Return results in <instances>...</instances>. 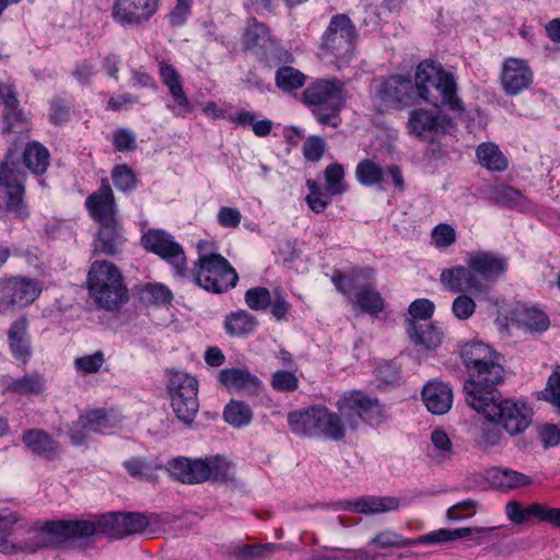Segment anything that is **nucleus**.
<instances>
[{"mask_svg":"<svg viewBox=\"0 0 560 560\" xmlns=\"http://www.w3.org/2000/svg\"><path fill=\"white\" fill-rule=\"evenodd\" d=\"M121 513L101 516L96 523L80 521H52L43 527L28 532L27 537L19 542L8 539L11 527L21 517L18 513H0V552L7 556H27L47 547L73 549L85 547L84 540L97 530L118 538Z\"/></svg>","mask_w":560,"mask_h":560,"instance_id":"f257e3e1","label":"nucleus"},{"mask_svg":"<svg viewBox=\"0 0 560 560\" xmlns=\"http://www.w3.org/2000/svg\"><path fill=\"white\" fill-rule=\"evenodd\" d=\"M457 85L454 75L445 71L441 65L425 60L421 62L415 74V91L424 102L433 106H447L453 112L464 113V106L456 94Z\"/></svg>","mask_w":560,"mask_h":560,"instance_id":"f03ea898","label":"nucleus"},{"mask_svg":"<svg viewBox=\"0 0 560 560\" xmlns=\"http://www.w3.org/2000/svg\"><path fill=\"white\" fill-rule=\"evenodd\" d=\"M90 298L100 307L115 311L128 301V289L117 266L108 260L94 261L88 272Z\"/></svg>","mask_w":560,"mask_h":560,"instance_id":"7ed1b4c3","label":"nucleus"},{"mask_svg":"<svg viewBox=\"0 0 560 560\" xmlns=\"http://www.w3.org/2000/svg\"><path fill=\"white\" fill-rule=\"evenodd\" d=\"M91 215L101 224L94 242V254L115 255L120 235L115 220L114 196L108 185L91 195L86 200Z\"/></svg>","mask_w":560,"mask_h":560,"instance_id":"20e7f679","label":"nucleus"},{"mask_svg":"<svg viewBox=\"0 0 560 560\" xmlns=\"http://www.w3.org/2000/svg\"><path fill=\"white\" fill-rule=\"evenodd\" d=\"M303 101L320 124L336 127L338 122L335 119L346 105L343 83L319 80L303 92Z\"/></svg>","mask_w":560,"mask_h":560,"instance_id":"39448f33","label":"nucleus"},{"mask_svg":"<svg viewBox=\"0 0 560 560\" xmlns=\"http://www.w3.org/2000/svg\"><path fill=\"white\" fill-rule=\"evenodd\" d=\"M492 529L493 528L487 527H463L456 529L440 528L438 530H433L429 534L420 536L417 540H407L393 530H385L377 534L371 542L377 547L387 548L417 544H443L455 541L462 538H468L474 544L480 545L486 541L488 534Z\"/></svg>","mask_w":560,"mask_h":560,"instance_id":"423d86ee","label":"nucleus"},{"mask_svg":"<svg viewBox=\"0 0 560 560\" xmlns=\"http://www.w3.org/2000/svg\"><path fill=\"white\" fill-rule=\"evenodd\" d=\"M495 359L470 372L468 381L464 384L465 399L472 409L500 396L495 386L503 382L505 372Z\"/></svg>","mask_w":560,"mask_h":560,"instance_id":"0eeeda50","label":"nucleus"},{"mask_svg":"<svg viewBox=\"0 0 560 560\" xmlns=\"http://www.w3.org/2000/svg\"><path fill=\"white\" fill-rule=\"evenodd\" d=\"M490 422L499 423L511 435L525 431L532 421V410L525 404L502 399L501 395L474 408Z\"/></svg>","mask_w":560,"mask_h":560,"instance_id":"6e6552de","label":"nucleus"},{"mask_svg":"<svg viewBox=\"0 0 560 560\" xmlns=\"http://www.w3.org/2000/svg\"><path fill=\"white\" fill-rule=\"evenodd\" d=\"M167 388L176 418L191 425L199 410L197 381L186 373L172 372Z\"/></svg>","mask_w":560,"mask_h":560,"instance_id":"1a4fd4ad","label":"nucleus"},{"mask_svg":"<svg viewBox=\"0 0 560 560\" xmlns=\"http://www.w3.org/2000/svg\"><path fill=\"white\" fill-rule=\"evenodd\" d=\"M237 279L236 271L221 255L212 254L199 258L196 282L203 289L220 293L233 288Z\"/></svg>","mask_w":560,"mask_h":560,"instance_id":"9d476101","label":"nucleus"},{"mask_svg":"<svg viewBox=\"0 0 560 560\" xmlns=\"http://www.w3.org/2000/svg\"><path fill=\"white\" fill-rule=\"evenodd\" d=\"M373 273L371 268L352 271V289L354 290V306L361 313L376 317L384 310V300L369 282Z\"/></svg>","mask_w":560,"mask_h":560,"instance_id":"9b49d317","label":"nucleus"},{"mask_svg":"<svg viewBox=\"0 0 560 560\" xmlns=\"http://www.w3.org/2000/svg\"><path fill=\"white\" fill-rule=\"evenodd\" d=\"M40 289L33 280L11 278L1 283L0 312H7L13 306H25L34 302Z\"/></svg>","mask_w":560,"mask_h":560,"instance_id":"f8f14e48","label":"nucleus"},{"mask_svg":"<svg viewBox=\"0 0 560 560\" xmlns=\"http://www.w3.org/2000/svg\"><path fill=\"white\" fill-rule=\"evenodd\" d=\"M142 244L162 258L168 260L178 275H184L185 270V254L182 247L176 244L166 233L161 231L148 232L142 237Z\"/></svg>","mask_w":560,"mask_h":560,"instance_id":"ddd939ff","label":"nucleus"},{"mask_svg":"<svg viewBox=\"0 0 560 560\" xmlns=\"http://www.w3.org/2000/svg\"><path fill=\"white\" fill-rule=\"evenodd\" d=\"M466 264L474 270L485 292L488 291L489 283L506 269L505 259L491 252H476L467 258Z\"/></svg>","mask_w":560,"mask_h":560,"instance_id":"4468645a","label":"nucleus"},{"mask_svg":"<svg viewBox=\"0 0 560 560\" xmlns=\"http://www.w3.org/2000/svg\"><path fill=\"white\" fill-rule=\"evenodd\" d=\"M440 282L453 293H486L474 270L467 264L466 266L443 269L440 275Z\"/></svg>","mask_w":560,"mask_h":560,"instance_id":"2eb2a0df","label":"nucleus"},{"mask_svg":"<svg viewBox=\"0 0 560 560\" xmlns=\"http://www.w3.org/2000/svg\"><path fill=\"white\" fill-rule=\"evenodd\" d=\"M23 187L8 162L0 165V209L22 213Z\"/></svg>","mask_w":560,"mask_h":560,"instance_id":"dca6fc26","label":"nucleus"},{"mask_svg":"<svg viewBox=\"0 0 560 560\" xmlns=\"http://www.w3.org/2000/svg\"><path fill=\"white\" fill-rule=\"evenodd\" d=\"M533 80V73L525 61L509 58L504 61L501 84L508 95H516L526 90Z\"/></svg>","mask_w":560,"mask_h":560,"instance_id":"f3484780","label":"nucleus"},{"mask_svg":"<svg viewBox=\"0 0 560 560\" xmlns=\"http://www.w3.org/2000/svg\"><path fill=\"white\" fill-rule=\"evenodd\" d=\"M158 8V0H117L113 16L122 24H138L148 20Z\"/></svg>","mask_w":560,"mask_h":560,"instance_id":"a211bd4d","label":"nucleus"},{"mask_svg":"<svg viewBox=\"0 0 560 560\" xmlns=\"http://www.w3.org/2000/svg\"><path fill=\"white\" fill-rule=\"evenodd\" d=\"M380 98L389 107L407 106L416 96L410 79L401 75L387 79L381 86Z\"/></svg>","mask_w":560,"mask_h":560,"instance_id":"6ab92c4d","label":"nucleus"},{"mask_svg":"<svg viewBox=\"0 0 560 560\" xmlns=\"http://www.w3.org/2000/svg\"><path fill=\"white\" fill-rule=\"evenodd\" d=\"M168 470L183 483L196 485L209 480L210 470L203 459L175 458L170 462Z\"/></svg>","mask_w":560,"mask_h":560,"instance_id":"aec40b11","label":"nucleus"},{"mask_svg":"<svg viewBox=\"0 0 560 560\" xmlns=\"http://www.w3.org/2000/svg\"><path fill=\"white\" fill-rule=\"evenodd\" d=\"M444 122L451 125V119L434 115L428 109H413L409 113L407 128L410 135L417 138H425L440 129L444 130Z\"/></svg>","mask_w":560,"mask_h":560,"instance_id":"412c9836","label":"nucleus"},{"mask_svg":"<svg viewBox=\"0 0 560 560\" xmlns=\"http://www.w3.org/2000/svg\"><path fill=\"white\" fill-rule=\"evenodd\" d=\"M422 399L427 409L433 415L446 413L453 404L451 387L442 382H429L422 389Z\"/></svg>","mask_w":560,"mask_h":560,"instance_id":"4be33fe9","label":"nucleus"},{"mask_svg":"<svg viewBox=\"0 0 560 560\" xmlns=\"http://www.w3.org/2000/svg\"><path fill=\"white\" fill-rule=\"evenodd\" d=\"M352 410H355L358 416L370 425H380L387 418L380 400L360 390L352 392Z\"/></svg>","mask_w":560,"mask_h":560,"instance_id":"5701e85b","label":"nucleus"},{"mask_svg":"<svg viewBox=\"0 0 560 560\" xmlns=\"http://www.w3.org/2000/svg\"><path fill=\"white\" fill-rule=\"evenodd\" d=\"M407 330L413 345L422 350H433L443 340V332L429 322H409Z\"/></svg>","mask_w":560,"mask_h":560,"instance_id":"b1692460","label":"nucleus"},{"mask_svg":"<svg viewBox=\"0 0 560 560\" xmlns=\"http://www.w3.org/2000/svg\"><path fill=\"white\" fill-rule=\"evenodd\" d=\"M460 357L469 376L470 372L486 364L491 359L497 358V354L491 347L477 341L465 343L460 349Z\"/></svg>","mask_w":560,"mask_h":560,"instance_id":"393cba45","label":"nucleus"},{"mask_svg":"<svg viewBox=\"0 0 560 560\" xmlns=\"http://www.w3.org/2000/svg\"><path fill=\"white\" fill-rule=\"evenodd\" d=\"M400 505V499L396 497L366 495L352 502V509L362 514H376L395 511Z\"/></svg>","mask_w":560,"mask_h":560,"instance_id":"a878e982","label":"nucleus"},{"mask_svg":"<svg viewBox=\"0 0 560 560\" xmlns=\"http://www.w3.org/2000/svg\"><path fill=\"white\" fill-rule=\"evenodd\" d=\"M488 475L492 485L500 489H515L533 483L530 476L510 468H492Z\"/></svg>","mask_w":560,"mask_h":560,"instance_id":"bb28decb","label":"nucleus"},{"mask_svg":"<svg viewBox=\"0 0 560 560\" xmlns=\"http://www.w3.org/2000/svg\"><path fill=\"white\" fill-rule=\"evenodd\" d=\"M315 433H322L328 438L339 440L345 436L346 429L338 416L329 412L326 408L315 407Z\"/></svg>","mask_w":560,"mask_h":560,"instance_id":"cd10ccee","label":"nucleus"},{"mask_svg":"<svg viewBox=\"0 0 560 560\" xmlns=\"http://www.w3.org/2000/svg\"><path fill=\"white\" fill-rule=\"evenodd\" d=\"M220 382L235 389H257L259 386L258 378L244 369H224L219 373Z\"/></svg>","mask_w":560,"mask_h":560,"instance_id":"c85d7f7f","label":"nucleus"},{"mask_svg":"<svg viewBox=\"0 0 560 560\" xmlns=\"http://www.w3.org/2000/svg\"><path fill=\"white\" fill-rule=\"evenodd\" d=\"M0 100L5 106L3 119L5 122L4 131H12L15 126L23 121L22 110L18 108L19 101L10 85L0 83Z\"/></svg>","mask_w":560,"mask_h":560,"instance_id":"c756f323","label":"nucleus"},{"mask_svg":"<svg viewBox=\"0 0 560 560\" xmlns=\"http://www.w3.org/2000/svg\"><path fill=\"white\" fill-rule=\"evenodd\" d=\"M160 75L162 77L164 84L167 85L171 95L177 102V104L186 108V110H190L189 101L183 90L180 77L173 68V66L165 61H161Z\"/></svg>","mask_w":560,"mask_h":560,"instance_id":"7c9ffc66","label":"nucleus"},{"mask_svg":"<svg viewBox=\"0 0 560 560\" xmlns=\"http://www.w3.org/2000/svg\"><path fill=\"white\" fill-rule=\"evenodd\" d=\"M23 442L34 453L51 458L58 452L57 444L42 430H28L23 435Z\"/></svg>","mask_w":560,"mask_h":560,"instance_id":"2f4dec72","label":"nucleus"},{"mask_svg":"<svg viewBox=\"0 0 560 560\" xmlns=\"http://www.w3.org/2000/svg\"><path fill=\"white\" fill-rule=\"evenodd\" d=\"M479 163L489 171L502 172L508 167V161L499 147L492 142L481 143L476 151Z\"/></svg>","mask_w":560,"mask_h":560,"instance_id":"473e14b6","label":"nucleus"},{"mask_svg":"<svg viewBox=\"0 0 560 560\" xmlns=\"http://www.w3.org/2000/svg\"><path fill=\"white\" fill-rule=\"evenodd\" d=\"M27 320L24 317L15 320L9 329L10 348L18 358L23 360L31 354V350L25 338Z\"/></svg>","mask_w":560,"mask_h":560,"instance_id":"72a5a7b5","label":"nucleus"},{"mask_svg":"<svg viewBox=\"0 0 560 560\" xmlns=\"http://www.w3.org/2000/svg\"><path fill=\"white\" fill-rule=\"evenodd\" d=\"M305 74L290 66L281 67L276 72V84L283 92L298 90L305 84Z\"/></svg>","mask_w":560,"mask_h":560,"instance_id":"f704fd0d","label":"nucleus"},{"mask_svg":"<svg viewBox=\"0 0 560 560\" xmlns=\"http://www.w3.org/2000/svg\"><path fill=\"white\" fill-rule=\"evenodd\" d=\"M24 164L36 174H42L49 164L48 151L38 143L30 144L23 155Z\"/></svg>","mask_w":560,"mask_h":560,"instance_id":"c9c22d12","label":"nucleus"},{"mask_svg":"<svg viewBox=\"0 0 560 560\" xmlns=\"http://www.w3.org/2000/svg\"><path fill=\"white\" fill-rule=\"evenodd\" d=\"M324 174L326 195L335 196L346 190L347 185L345 183V168L342 165L332 163L326 167Z\"/></svg>","mask_w":560,"mask_h":560,"instance_id":"e433bc0d","label":"nucleus"},{"mask_svg":"<svg viewBox=\"0 0 560 560\" xmlns=\"http://www.w3.org/2000/svg\"><path fill=\"white\" fill-rule=\"evenodd\" d=\"M149 524V518L141 513H121L118 538L141 533Z\"/></svg>","mask_w":560,"mask_h":560,"instance_id":"4c0bfd02","label":"nucleus"},{"mask_svg":"<svg viewBox=\"0 0 560 560\" xmlns=\"http://www.w3.org/2000/svg\"><path fill=\"white\" fill-rule=\"evenodd\" d=\"M253 417L249 406L242 401H231L224 409V419L233 427H243L250 422Z\"/></svg>","mask_w":560,"mask_h":560,"instance_id":"58836bf2","label":"nucleus"},{"mask_svg":"<svg viewBox=\"0 0 560 560\" xmlns=\"http://www.w3.org/2000/svg\"><path fill=\"white\" fill-rule=\"evenodd\" d=\"M520 323L530 332H542L550 325L548 316L537 308L525 310L521 315Z\"/></svg>","mask_w":560,"mask_h":560,"instance_id":"ea45409f","label":"nucleus"},{"mask_svg":"<svg viewBox=\"0 0 560 560\" xmlns=\"http://www.w3.org/2000/svg\"><path fill=\"white\" fill-rule=\"evenodd\" d=\"M255 317L246 312H238L231 315L225 323V328L233 336H243L250 332L255 327Z\"/></svg>","mask_w":560,"mask_h":560,"instance_id":"a19ab883","label":"nucleus"},{"mask_svg":"<svg viewBox=\"0 0 560 560\" xmlns=\"http://www.w3.org/2000/svg\"><path fill=\"white\" fill-rule=\"evenodd\" d=\"M270 42L268 28L264 24L254 23L245 33L244 45L247 49H265Z\"/></svg>","mask_w":560,"mask_h":560,"instance_id":"79ce46f5","label":"nucleus"},{"mask_svg":"<svg viewBox=\"0 0 560 560\" xmlns=\"http://www.w3.org/2000/svg\"><path fill=\"white\" fill-rule=\"evenodd\" d=\"M8 389L19 395L39 394L43 390V378L34 373L13 381Z\"/></svg>","mask_w":560,"mask_h":560,"instance_id":"37998d69","label":"nucleus"},{"mask_svg":"<svg viewBox=\"0 0 560 560\" xmlns=\"http://www.w3.org/2000/svg\"><path fill=\"white\" fill-rule=\"evenodd\" d=\"M357 178L365 186H372L383 180V170L371 161H364L357 166Z\"/></svg>","mask_w":560,"mask_h":560,"instance_id":"c03bdc74","label":"nucleus"},{"mask_svg":"<svg viewBox=\"0 0 560 560\" xmlns=\"http://www.w3.org/2000/svg\"><path fill=\"white\" fill-rule=\"evenodd\" d=\"M209 467V480L226 482L232 480L231 464L221 456H214L205 460Z\"/></svg>","mask_w":560,"mask_h":560,"instance_id":"a18cd8bd","label":"nucleus"},{"mask_svg":"<svg viewBox=\"0 0 560 560\" xmlns=\"http://www.w3.org/2000/svg\"><path fill=\"white\" fill-rule=\"evenodd\" d=\"M533 517L539 522L550 524L556 528H560V508H550L541 503H532V510L529 511Z\"/></svg>","mask_w":560,"mask_h":560,"instance_id":"49530a36","label":"nucleus"},{"mask_svg":"<svg viewBox=\"0 0 560 560\" xmlns=\"http://www.w3.org/2000/svg\"><path fill=\"white\" fill-rule=\"evenodd\" d=\"M378 386H389L397 383L400 376V368L393 361L381 363L374 371Z\"/></svg>","mask_w":560,"mask_h":560,"instance_id":"de8ad7c7","label":"nucleus"},{"mask_svg":"<svg viewBox=\"0 0 560 560\" xmlns=\"http://www.w3.org/2000/svg\"><path fill=\"white\" fill-rule=\"evenodd\" d=\"M432 243L438 248H447L456 242L454 228L446 223H440L431 233Z\"/></svg>","mask_w":560,"mask_h":560,"instance_id":"09e8293b","label":"nucleus"},{"mask_svg":"<svg viewBox=\"0 0 560 560\" xmlns=\"http://www.w3.org/2000/svg\"><path fill=\"white\" fill-rule=\"evenodd\" d=\"M246 304L255 311L266 310L271 302V295L268 289L257 287L247 290L245 293Z\"/></svg>","mask_w":560,"mask_h":560,"instance_id":"8fccbe9b","label":"nucleus"},{"mask_svg":"<svg viewBox=\"0 0 560 560\" xmlns=\"http://www.w3.org/2000/svg\"><path fill=\"white\" fill-rule=\"evenodd\" d=\"M500 440V429L493 424L482 425L475 438L476 444L485 450L498 445Z\"/></svg>","mask_w":560,"mask_h":560,"instance_id":"3c124183","label":"nucleus"},{"mask_svg":"<svg viewBox=\"0 0 560 560\" xmlns=\"http://www.w3.org/2000/svg\"><path fill=\"white\" fill-rule=\"evenodd\" d=\"M104 362V353L102 351H96L93 354L75 359L74 366L78 371H81L85 374H92L98 372Z\"/></svg>","mask_w":560,"mask_h":560,"instance_id":"603ef678","label":"nucleus"},{"mask_svg":"<svg viewBox=\"0 0 560 560\" xmlns=\"http://www.w3.org/2000/svg\"><path fill=\"white\" fill-rule=\"evenodd\" d=\"M476 311L475 301L467 294H459L452 304V312L459 320L468 319Z\"/></svg>","mask_w":560,"mask_h":560,"instance_id":"864d4df0","label":"nucleus"},{"mask_svg":"<svg viewBox=\"0 0 560 560\" xmlns=\"http://www.w3.org/2000/svg\"><path fill=\"white\" fill-rule=\"evenodd\" d=\"M107 413L105 410H92L84 416H81L78 425L89 431H98L106 427Z\"/></svg>","mask_w":560,"mask_h":560,"instance_id":"5fc2aeb1","label":"nucleus"},{"mask_svg":"<svg viewBox=\"0 0 560 560\" xmlns=\"http://www.w3.org/2000/svg\"><path fill=\"white\" fill-rule=\"evenodd\" d=\"M271 386L278 392H292L298 388V378L291 372L277 371L271 377Z\"/></svg>","mask_w":560,"mask_h":560,"instance_id":"6e6d98bb","label":"nucleus"},{"mask_svg":"<svg viewBox=\"0 0 560 560\" xmlns=\"http://www.w3.org/2000/svg\"><path fill=\"white\" fill-rule=\"evenodd\" d=\"M434 312V304L427 299H418L409 306L410 322H427Z\"/></svg>","mask_w":560,"mask_h":560,"instance_id":"4d7b16f0","label":"nucleus"},{"mask_svg":"<svg viewBox=\"0 0 560 560\" xmlns=\"http://www.w3.org/2000/svg\"><path fill=\"white\" fill-rule=\"evenodd\" d=\"M326 150V143L323 138L313 136L306 139L303 144V153L307 161L317 162Z\"/></svg>","mask_w":560,"mask_h":560,"instance_id":"13d9d810","label":"nucleus"},{"mask_svg":"<svg viewBox=\"0 0 560 560\" xmlns=\"http://www.w3.org/2000/svg\"><path fill=\"white\" fill-rule=\"evenodd\" d=\"M113 180L119 189L128 190L135 186L136 176L133 171L124 164L115 167L113 171Z\"/></svg>","mask_w":560,"mask_h":560,"instance_id":"bf43d9fd","label":"nucleus"},{"mask_svg":"<svg viewBox=\"0 0 560 560\" xmlns=\"http://www.w3.org/2000/svg\"><path fill=\"white\" fill-rule=\"evenodd\" d=\"M307 187L310 188V194L306 196V201L310 208L315 212H323L327 206V200H325L324 192L320 190L319 186L315 180L307 179Z\"/></svg>","mask_w":560,"mask_h":560,"instance_id":"052dcab7","label":"nucleus"},{"mask_svg":"<svg viewBox=\"0 0 560 560\" xmlns=\"http://www.w3.org/2000/svg\"><path fill=\"white\" fill-rule=\"evenodd\" d=\"M272 547L267 546H238L231 553L232 557L241 559L266 558L270 556Z\"/></svg>","mask_w":560,"mask_h":560,"instance_id":"680f3d73","label":"nucleus"},{"mask_svg":"<svg viewBox=\"0 0 560 560\" xmlns=\"http://www.w3.org/2000/svg\"><path fill=\"white\" fill-rule=\"evenodd\" d=\"M532 510V504L528 508H523L517 501H510L505 505V512L509 520L515 524H524L533 517V514L529 512Z\"/></svg>","mask_w":560,"mask_h":560,"instance_id":"e2e57ef3","label":"nucleus"},{"mask_svg":"<svg viewBox=\"0 0 560 560\" xmlns=\"http://www.w3.org/2000/svg\"><path fill=\"white\" fill-rule=\"evenodd\" d=\"M548 387L545 389L544 396L551 401L560 412V366H558L548 378Z\"/></svg>","mask_w":560,"mask_h":560,"instance_id":"0e129e2a","label":"nucleus"},{"mask_svg":"<svg viewBox=\"0 0 560 560\" xmlns=\"http://www.w3.org/2000/svg\"><path fill=\"white\" fill-rule=\"evenodd\" d=\"M538 434L544 448L555 447L560 444V430L556 424L546 423L540 425Z\"/></svg>","mask_w":560,"mask_h":560,"instance_id":"69168bd1","label":"nucleus"},{"mask_svg":"<svg viewBox=\"0 0 560 560\" xmlns=\"http://www.w3.org/2000/svg\"><path fill=\"white\" fill-rule=\"evenodd\" d=\"M522 195L518 190L514 189L510 186H501L493 190L492 199L498 203H502L504 206H513L518 202Z\"/></svg>","mask_w":560,"mask_h":560,"instance_id":"338daca9","label":"nucleus"},{"mask_svg":"<svg viewBox=\"0 0 560 560\" xmlns=\"http://www.w3.org/2000/svg\"><path fill=\"white\" fill-rule=\"evenodd\" d=\"M143 299L150 303H168L171 301V292L161 284H148L144 292Z\"/></svg>","mask_w":560,"mask_h":560,"instance_id":"774afa93","label":"nucleus"}]
</instances>
